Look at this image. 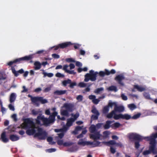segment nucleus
Wrapping results in <instances>:
<instances>
[{"label":"nucleus","mask_w":157,"mask_h":157,"mask_svg":"<svg viewBox=\"0 0 157 157\" xmlns=\"http://www.w3.org/2000/svg\"><path fill=\"white\" fill-rule=\"evenodd\" d=\"M140 146L139 142L136 141L135 142V147L136 148H138Z\"/></svg>","instance_id":"e2e57ef3"},{"label":"nucleus","mask_w":157,"mask_h":157,"mask_svg":"<svg viewBox=\"0 0 157 157\" xmlns=\"http://www.w3.org/2000/svg\"><path fill=\"white\" fill-rule=\"evenodd\" d=\"M72 144L73 143L71 142H65L63 143V145L64 146H68L72 145Z\"/></svg>","instance_id":"603ef678"},{"label":"nucleus","mask_w":157,"mask_h":157,"mask_svg":"<svg viewBox=\"0 0 157 157\" xmlns=\"http://www.w3.org/2000/svg\"><path fill=\"white\" fill-rule=\"evenodd\" d=\"M104 90V88L103 87H101L100 88H97L94 91V92L96 94H98L100 93L101 91H103Z\"/></svg>","instance_id":"4c0bfd02"},{"label":"nucleus","mask_w":157,"mask_h":157,"mask_svg":"<svg viewBox=\"0 0 157 157\" xmlns=\"http://www.w3.org/2000/svg\"><path fill=\"white\" fill-rule=\"evenodd\" d=\"M107 90L109 91H113L115 92L117 91V90L116 86H112L107 88Z\"/></svg>","instance_id":"473e14b6"},{"label":"nucleus","mask_w":157,"mask_h":157,"mask_svg":"<svg viewBox=\"0 0 157 157\" xmlns=\"http://www.w3.org/2000/svg\"><path fill=\"white\" fill-rule=\"evenodd\" d=\"M93 143L92 147L101 146H102V145L101 144V142L98 141H94L93 142Z\"/></svg>","instance_id":"a878e982"},{"label":"nucleus","mask_w":157,"mask_h":157,"mask_svg":"<svg viewBox=\"0 0 157 157\" xmlns=\"http://www.w3.org/2000/svg\"><path fill=\"white\" fill-rule=\"evenodd\" d=\"M69 67H70V69L71 70L74 68L75 67V66L74 64L73 63H71L69 65H68Z\"/></svg>","instance_id":"774afa93"},{"label":"nucleus","mask_w":157,"mask_h":157,"mask_svg":"<svg viewBox=\"0 0 157 157\" xmlns=\"http://www.w3.org/2000/svg\"><path fill=\"white\" fill-rule=\"evenodd\" d=\"M71 80L68 79L67 80H64L62 82L63 85L64 86H66L67 84H69L71 83Z\"/></svg>","instance_id":"72a5a7b5"},{"label":"nucleus","mask_w":157,"mask_h":157,"mask_svg":"<svg viewBox=\"0 0 157 157\" xmlns=\"http://www.w3.org/2000/svg\"><path fill=\"white\" fill-rule=\"evenodd\" d=\"M140 115L141 114L140 113L135 114L132 117V118L134 119H137L140 117Z\"/></svg>","instance_id":"c03bdc74"},{"label":"nucleus","mask_w":157,"mask_h":157,"mask_svg":"<svg viewBox=\"0 0 157 157\" xmlns=\"http://www.w3.org/2000/svg\"><path fill=\"white\" fill-rule=\"evenodd\" d=\"M110 151L112 154H114L116 152L115 149L111 146L110 147Z\"/></svg>","instance_id":"680f3d73"},{"label":"nucleus","mask_w":157,"mask_h":157,"mask_svg":"<svg viewBox=\"0 0 157 157\" xmlns=\"http://www.w3.org/2000/svg\"><path fill=\"white\" fill-rule=\"evenodd\" d=\"M105 98V95L100 97L98 99L96 98V97L94 95H91L89 96V98L90 99L92 100V102L95 104H97L100 101L99 99H103Z\"/></svg>","instance_id":"9d476101"},{"label":"nucleus","mask_w":157,"mask_h":157,"mask_svg":"<svg viewBox=\"0 0 157 157\" xmlns=\"http://www.w3.org/2000/svg\"><path fill=\"white\" fill-rule=\"evenodd\" d=\"M128 107L132 111L133 110L136 108V106L134 104H128Z\"/></svg>","instance_id":"c756f323"},{"label":"nucleus","mask_w":157,"mask_h":157,"mask_svg":"<svg viewBox=\"0 0 157 157\" xmlns=\"http://www.w3.org/2000/svg\"><path fill=\"white\" fill-rule=\"evenodd\" d=\"M41 64L38 61H36L34 63L35 66L34 68L35 70H38L40 69L41 67Z\"/></svg>","instance_id":"5701e85b"},{"label":"nucleus","mask_w":157,"mask_h":157,"mask_svg":"<svg viewBox=\"0 0 157 157\" xmlns=\"http://www.w3.org/2000/svg\"><path fill=\"white\" fill-rule=\"evenodd\" d=\"M134 88L136 89L138 91L140 92L143 91L146 89L145 86H141L138 85H136L134 86Z\"/></svg>","instance_id":"f3484780"},{"label":"nucleus","mask_w":157,"mask_h":157,"mask_svg":"<svg viewBox=\"0 0 157 157\" xmlns=\"http://www.w3.org/2000/svg\"><path fill=\"white\" fill-rule=\"evenodd\" d=\"M41 70L43 71V74L44 75L43 77L44 78L46 76H48V77L51 78L54 75L52 73H47L44 72V70Z\"/></svg>","instance_id":"b1692460"},{"label":"nucleus","mask_w":157,"mask_h":157,"mask_svg":"<svg viewBox=\"0 0 157 157\" xmlns=\"http://www.w3.org/2000/svg\"><path fill=\"white\" fill-rule=\"evenodd\" d=\"M69 67V66L67 64L64 65L62 68L63 70L65 71L66 72H67V71H68L69 70L68 69V68Z\"/></svg>","instance_id":"ea45409f"},{"label":"nucleus","mask_w":157,"mask_h":157,"mask_svg":"<svg viewBox=\"0 0 157 157\" xmlns=\"http://www.w3.org/2000/svg\"><path fill=\"white\" fill-rule=\"evenodd\" d=\"M8 107L10 109L13 111H14L15 110V108L14 106L12 105L11 104H10L8 105Z\"/></svg>","instance_id":"de8ad7c7"},{"label":"nucleus","mask_w":157,"mask_h":157,"mask_svg":"<svg viewBox=\"0 0 157 157\" xmlns=\"http://www.w3.org/2000/svg\"><path fill=\"white\" fill-rule=\"evenodd\" d=\"M99 74L101 76L103 77L105 75H106L105 71V72L102 71H100L99 73Z\"/></svg>","instance_id":"6e6d98bb"},{"label":"nucleus","mask_w":157,"mask_h":157,"mask_svg":"<svg viewBox=\"0 0 157 157\" xmlns=\"http://www.w3.org/2000/svg\"><path fill=\"white\" fill-rule=\"evenodd\" d=\"M86 84L84 82H80L78 85V86L82 88L86 86Z\"/></svg>","instance_id":"79ce46f5"},{"label":"nucleus","mask_w":157,"mask_h":157,"mask_svg":"<svg viewBox=\"0 0 157 157\" xmlns=\"http://www.w3.org/2000/svg\"><path fill=\"white\" fill-rule=\"evenodd\" d=\"M22 87L23 90L21 91L22 93L26 92L28 91V89L27 88H26L25 86H23Z\"/></svg>","instance_id":"69168bd1"},{"label":"nucleus","mask_w":157,"mask_h":157,"mask_svg":"<svg viewBox=\"0 0 157 157\" xmlns=\"http://www.w3.org/2000/svg\"><path fill=\"white\" fill-rule=\"evenodd\" d=\"M33 57V56L32 55L28 56H25L21 58H19L15 60V63L18 62L20 63L21 61L22 60H28L31 59Z\"/></svg>","instance_id":"9b49d317"},{"label":"nucleus","mask_w":157,"mask_h":157,"mask_svg":"<svg viewBox=\"0 0 157 157\" xmlns=\"http://www.w3.org/2000/svg\"><path fill=\"white\" fill-rule=\"evenodd\" d=\"M11 69L13 74L14 75L17 77L19 75V74H22L24 72V70L22 69L19 70L18 71H16L13 67H12Z\"/></svg>","instance_id":"4468645a"},{"label":"nucleus","mask_w":157,"mask_h":157,"mask_svg":"<svg viewBox=\"0 0 157 157\" xmlns=\"http://www.w3.org/2000/svg\"><path fill=\"white\" fill-rule=\"evenodd\" d=\"M6 79V77L2 73L0 72V84L2 83Z\"/></svg>","instance_id":"c85d7f7f"},{"label":"nucleus","mask_w":157,"mask_h":157,"mask_svg":"<svg viewBox=\"0 0 157 157\" xmlns=\"http://www.w3.org/2000/svg\"><path fill=\"white\" fill-rule=\"evenodd\" d=\"M157 138V133H153L150 136H146L144 138L145 139H147V141H150V144L152 145L150 147V150H152L154 153H157L155 150V147L156 142L155 139Z\"/></svg>","instance_id":"423d86ee"},{"label":"nucleus","mask_w":157,"mask_h":157,"mask_svg":"<svg viewBox=\"0 0 157 157\" xmlns=\"http://www.w3.org/2000/svg\"><path fill=\"white\" fill-rule=\"evenodd\" d=\"M131 118H132V117L130 115L128 114H122V119L128 120Z\"/></svg>","instance_id":"cd10ccee"},{"label":"nucleus","mask_w":157,"mask_h":157,"mask_svg":"<svg viewBox=\"0 0 157 157\" xmlns=\"http://www.w3.org/2000/svg\"><path fill=\"white\" fill-rule=\"evenodd\" d=\"M16 98V94L15 93L11 94L9 99V101L10 103L13 102L15 100Z\"/></svg>","instance_id":"a211bd4d"},{"label":"nucleus","mask_w":157,"mask_h":157,"mask_svg":"<svg viewBox=\"0 0 157 157\" xmlns=\"http://www.w3.org/2000/svg\"><path fill=\"white\" fill-rule=\"evenodd\" d=\"M106 74L107 75H109L110 74H114L116 73V71L114 69H112L110 71L105 69Z\"/></svg>","instance_id":"e433bc0d"},{"label":"nucleus","mask_w":157,"mask_h":157,"mask_svg":"<svg viewBox=\"0 0 157 157\" xmlns=\"http://www.w3.org/2000/svg\"><path fill=\"white\" fill-rule=\"evenodd\" d=\"M31 100L33 103L37 106L39 105V102H40L42 104H44L48 102L46 99H43L42 97H32Z\"/></svg>","instance_id":"6e6552de"},{"label":"nucleus","mask_w":157,"mask_h":157,"mask_svg":"<svg viewBox=\"0 0 157 157\" xmlns=\"http://www.w3.org/2000/svg\"><path fill=\"white\" fill-rule=\"evenodd\" d=\"M116 144V141L113 140L109 141V145H114Z\"/></svg>","instance_id":"0e129e2a"},{"label":"nucleus","mask_w":157,"mask_h":157,"mask_svg":"<svg viewBox=\"0 0 157 157\" xmlns=\"http://www.w3.org/2000/svg\"><path fill=\"white\" fill-rule=\"evenodd\" d=\"M128 137L129 139L131 140H138L140 141L143 139H145L147 140V139H145V137H142L138 134L134 133H130L128 135Z\"/></svg>","instance_id":"1a4fd4ad"},{"label":"nucleus","mask_w":157,"mask_h":157,"mask_svg":"<svg viewBox=\"0 0 157 157\" xmlns=\"http://www.w3.org/2000/svg\"><path fill=\"white\" fill-rule=\"evenodd\" d=\"M121 97L123 100H127V96L125 95L124 94H121Z\"/></svg>","instance_id":"5fc2aeb1"},{"label":"nucleus","mask_w":157,"mask_h":157,"mask_svg":"<svg viewBox=\"0 0 157 157\" xmlns=\"http://www.w3.org/2000/svg\"><path fill=\"white\" fill-rule=\"evenodd\" d=\"M121 125V124L119 122H116L111 125V127L114 129L118 128Z\"/></svg>","instance_id":"bb28decb"},{"label":"nucleus","mask_w":157,"mask_h":157,"mask_svg":"<svg viewBox=\"0 0 157 157\" xmlns=\"http://www.w3.org/2000/svg\"><path fill=\"white\" fill-rule=\"evenodd\" d=\"M109 110V106H105L103 110V112L104 113H108Z\"/></svg>","instance_id":"58836bf2"},{"label":"nucleus","mask_w":157,"mask_h":157,"mask_svg":"<svg viewBox=\"0 0 157 157\" xmlns=\"http://www.w3.org/2000/svg\"><path fill=\"white\" fill-rule=\"evenodd\" d=\"M56 77L60 78V77H64V75L58 72V73H57L56 74Z\"/></svg>","instance_id":"8fccbe9b"},{"label":"nucleus","mask_w":157,"mask_h":157,"mask_svg":"<svg viewBox=\"0 0 157 157\" xmlns=\"http://www.w3.org/2000/svg\"><path fill=\"white\" fill-rule=\"evenodd\" d=\"M82 129V127L78 126L75 128V130L72 132V133L75 135L77 134L78 131L81 130Z\"/></svg>","instance_id":"7c9ffc66"},{"label":"nucleus","mask_w":157,"mask_h":157,"mask_svg":"<svg viewBox=\"0 0 157 157\" xmlns=\"http://www.w3.org/2000/svg\"><path fill=\"white\" fill-rule=\"evenodd\" d=\"M98 74V72L97 71L95 72L93 70H90L89 73H87L85 75L84 81L88 82L89 80L92 81H95Z\"/></svg>","instance_id":"0eeeda50"},{"label":"nucleus","mask_w":157,"mask_h":157,"mask_svg":"<svg viewBox=\"0 0 157 157\" xmlns=\"http://www.w3.org/2000/svg\"><path fill=\"white\" fill-rule=\"evenodd\" d=\"M77 85V83L75 82H72L71 80V83H70L69 86L71 88H73L74 87L76 86Z\"/></svg>","instance_id":"37998d69"},{"label":"nucleus","mask_w":157,"mask_h":157,"mask_svg":"<svg viewBox=\"0 0 157 157\" xmlns=\"http://www.w3.org/2000/svg\"><path fill=\"white\" fill-rule=\"evenodd\" d=\"M24 121V122L21 124V126L23 128L29 129L26 131L27 134L31 135L35 134V137H37L41 140L45 139L46 138L47 135L46 132L41 128H36L35 124L31 119H25Z\"/></svg>","instance_id":"f257e3e1"},{"label":"nucleus","mask_w":157,"mask_h":157,"mask_svg":"<svg viewBox=\"0 0 157 157\" xmlns=\"http://www.w3.org/2000/svg\"><path fill=\"white\" fill-rule=\"evenodd\" d=\"M115 113V112L113 110L111 112L108 113L106 117L108 118H110L113 117Z\"/></svg>","instance_id":"2f4dec72"},{"label":"nucleus","mask_w":157,"mask_h":157,"mask_svg":"<svg viewBox=\"0 0 157 157\" xmlns=\"http://www.w3.org/2000/svg\"><path fill=\"white\" fill-rule=\"evenodd\" d=\"M71 115L72 117L67 119L66 125H64L62 128L55 129V130L56 132H61L60 133L58 134V137L60 138L63 137L64 135V133L66 132L72 125L73 123L79 117V113L77 112L75 114L71 113Z\"/></svg>","instance_id":"7ed1b4c3"},{"label":"nucleus","mask_w":157,"mask_h":157,"mask_svg":"<svg viewBox=\"0 0 157 157\" xmlns=\"http://www.w3.org/2000/svg\"><path fill=\"white\" fill-rule=\"evenodd\" d=\"M32 113L33 115H36L38 114L39 112L37 111H36L34 109H33L32 110Z\"/></svg>","instance_id":"13d9d810"},{"label":"nucleus","mask_w":157,"mask_h":157,"mask_svg":"<svg viewBox=\"0 0 157 157\" xmlns=\"http://www.w3.org/2000/svg\"><path fill=\"white\" fill-rule=\"evenodd\" d=\"M66 92V90H56L54 92V94L55 95H61L65 94Z\"/></svg>","instance_id":"412c9836"},{"label":"nucleus","mask_w":157,"mask_h":157,"mask_svg":"<svg viewBox=\"0 0 157 157\" xmlns=\"http://www.w3.org/2000/svg\"><path fill=\"white\" fill-rule=\"evenodd\" d=\"M150 146L149 147V150H147L144 151L143 152V154L144 155H148L150 154L151 152H152L154 154H156V153H154L153 151L152 150H150V147L152 146V144H150Z\"/></svg>","instance_id":"393cba45"},{"label":"nucleus","mask_w":157,"mask_h":157,"mask_svg":"<svg viewBox=\"0 0 157 157\" xmlns=\"http://www.w3.org/2000/svg\"><path fill=\"white\" fill-rule=\"evenodd\" d=\"M56 110V108L55 107L45 110V114L47 115H50L48 118L45 117L42 114H39L36 119V123L41 125L44 124L48 126L50 124L54 123L55 120L56 116L58 114V112Z\"/></svg>","instance_id":"f03ea898"},{"label":"nucleus","mask_w":157,"mask_h":157,"mask_svg":"<svg viewBox=\"0 0 157 157\" xmlns=\"http://www.w3.org/2000/svg\"><path fill=\"white\" fill-rule=\"evenodd\" d=\"M62 108H64L65 109H62L61 110V114L68 117L69 115V112H72L74 110V105L73 103H65L63 104Z\"/></svg>","instance_id":"39448f33"},{"label":"nucleus","mask_w":157,"mask_h":157,"mask_svg":"<svg viewBox=\"0 0 157 157\" xmlns=\"http://www.w3.org/2000/svg\"><path fill=\"white\" fill-rule=\"evenodd\" d=\"M78 144L79 145L84 146L86 145V141H84L83 139H80L78 142Z\"/></svg>","instance_id":"f704fd0d"},{"label":"nucleus","mask_w":157,"mask_h":157,"mask_svg":"<svg viewBox=\"0 0 157 157\" xmlns=\"http://www.w3.org/2000/svg\"><path fill=\"white\" fill-rule=\"evenodd\" d=\"M117 104L116 102H109V103L108 105L109 107H112L113 106H114V107L117 105Z\"/></svg>","instance_id":"a18cd8bd"},{"label":"nucleus","mask_w":157,"mask_h":157,"mask_svg":"<svg viewBox=\"0 0 157 157\" xmlns=\"http://www.w3.org/2000/svg\"><path fill=\"white\" fill-rule=\"evenodd\" d=\"M99 115L96 114V115H93L91 116V118L93 120H97L98 118Z\"/></svg>","instance_id":"4d7b16f0"},{"label":"nucleus","mask_w":157,"mask_h":157,"mask_svg":"<svg viewBox=\"0 0 157 157\" xmlns=\"http://www.w3.org/2000/svg\"><path fill=\"white\" fill-rule=\"evenodd\" d=\"M124 108L122 105L118 106L117 105L114 108V111L115 112H123L124 111Z\"/></svg>","instance_id":"2eb2a0df"},{"label":"nucleus","mask_w":157,"mask_h":157,"mask_svg":"<svg viewBox=\"0 0 157 157\" xmlns=\"http://www.w3.org/2000/svg\"><path fill=\"white\" fill-rule=\"evenodd\" d=\"M92 112L95 114H98V115H99V113L95 108H94L92 110Z\"/></svg>","instance_id":"49530a36"},{"label":"nucleus","mask_w":157,"mask_h":157,"mask_svg":"<svg viewBox=\"0 0 157 157\" xmlns=\"http://www.w3.org/2000/svg\"><path fill=\"white\" fill-rule=\"evenodd\" d=\"M113 118L115 120H118L120 118L122 119V114H116L115 113L113 117Z\"/></svg>","instance_id":"c9c22d12"},{"label":"nucleus","mask_w":157,"mask_h":157,"mask_svg":"<svg viewBox=\"0 0 157 157\" xmlns=\"http://www.w3.org/2000/svg\"><path fill=\"white\" fill-rule=\"evenodd\" d=\"M103 124L102 123H99L96 125L92 124L89 128L90 132L93 134L90 135L91 138L94 140L99 139L102 135L100 133V131H97V130L100 128L103 125Z\"/></svg>","instance_id":"20e7f679"},{"label":"nucleus","mask_w":157,"mask_h":157,"mask_svg":"<svg viewBox=\"0 0 157 157\" xmlns=\"http://www.w3.org/2000/svg\"><path fill=\"white\" fill-rule=\"evenodd\" d=\"M110 134V132L108 131H106L103 132V136H101L100 139L99 140H101L102 137L103 139H105L109 137V136Z\"/></svg>","instance_id":"6ab92c4d"},{"label":"nucleus","mask_w":157,"mask_h":157,"mask_svg":"<svg viewBox=\"0 0 157 157\" xmlns=\"http://www.w3.org/2000/svg\"><path fill=\"white\" fill-rule=\"evenodd\" d=\"M52 56L55 59H59V55L56 54H52Z\"/></svg>","instance_id":"864d4df0"},{"label":"nucleus","mask_w":157,"mask_h":157,"mask_svg":"<svg viewBox=\"0 0 157 157\" xmlns=\"http://www.w3.org/2000/svg\"><path fill=\"white\" fill-rule=\"evenodd\" d=\"M124 79V76L122 75H119L117 76L115 78V79L119 83L121 86H124V83L121 82V81Z\"/></svg>","instance_id":"ddd939ff"},{"label":"nucleus","mask_w":157,"mask_h":157,"mask_svg":"<svg viewBox=\"0 0 157 157\" xmlns=\"http://www.w3.org/2000/svg\"><path fill=\"white\" fill-rule=\"evenodd\" d=\"M71 44H72L70 42H65L61 44H58V45L54 47L55 48V50H57L59 48H63L67 47L68 45Z\"/></svg>","instance_id":"f8f14e48"},{"label":"nucleus","mask_w":157,"mask_h":157,"mask_svg":"<svg viewBox=\"0 0 157 157\" xmlns=\"http://www.w3.org/2000/svg\"><path fill=\"white\" fill-rule=\"evenodd\" d=\"M113 121H106V124L103 125L104 129H107L111 127V125Z\"/></svg>","instance_id":"aec40b11"},{"label":"nucleus","mask_w":157,"mask_h":157,"mask_svg":"<svg viewBox=\"0 0 157 157\" xmlns=\"http://www.w3.org/2000/svg\"><path fill=\"white\" fill-rule=\"evenodd\" d=\"M144 95L146 98L147 99H150V95L148 93H144Z\"/></svg>","instance_id":"3c124183"},{"label":"nucleus","mask_w":157,"mask_h":157,"mask_svg":"<svg viewBox=\"0 0 157 157\" xmlns=\"http://www.w3.org/2000/svg\"><path fill=\"white\" fill-rule=\"evenodd\" d=\"M51 86L46 87L44 90L43 91L44 92H48L51 90Z\"/></svg>","instance_id":"bf43d9fd"},{"label":"nucleus","mask_w":157,"mask_h":157,"mask_svg":"<svg viewBox=\"0 0 157 157\" xmlns=\"http://www.w3.org/2000/svg\"><path fill=\"white\" fill-rule=\"evenodd\" d=\"M76 99L78 101H81L82 100L83 96L81 95H79L77 97Z\"/></svg>","instance_id":"09e8293b"},{"label":"nucleus","mask_w":157,"mask_h":157,"mask_svg":"<svg viewBox=\"0 0 157 157\" xmlns=\"http://www.w3.org/2000/svg\"><path fill=\"white\" fill-rule=\"evenodd\" d=\"M53 139L52 138L50 137H48L47 139V140L48 142L51 144H53L55 143L54 142H52Z\"/></svg>","instance_id":"a19ab883"},{"label":"nucleus","mask_w":157,"mask_h":157,"mask_svg":"<svg viewBox=\"0 0 157 157\" xmlns=\"http://www.w3.org/2000/svg\"><path fill=\"white\" fill-rule=\"evenodd\" d=\"M1 138L2 141L4 143H6L8 142L9 140V139L6 137V133L5 132L2 133Z\"/></svg>","instance_id":"dca6fc26"},{"label":"nucleus","mask_w":157,"mask_h":157,"mask_svg":"<svg viewBox=\"0 0 157 157\" xmlns=\"http://www.w3.org/2000/svg\"><path fill=\"white\" fill-rule=\"evenodd\" d=\"M12 117L14 121H16L17 120V115L15 114H13L12 116Z\"/></svg>","instance_id":"338daca9"},{"label":"nucleus","mask_w":157,"mask_h":157,"mask_svg":"<svg viewBox=\"0 0 157 157\" xmlns=\"http://www.w3.org/2000/svg\"><path fill=\"white\" fill-rule=\"evenodd\" d=\"M10 139L12 141L18 140L19 139V137L16 135H11L10 136Z\"/></svg>","instance_id":"4be33fe9"},{"label":"nucleus","mask_w":157,"mask_h":157,"mask_svg":"<svg viewBox=\"0 0 157 157\" xmlns=\"http://www.w3.org/2000/svg\"><path fill=\"white\" fill-rule=\"evenodd\" d=\"M56 150L55 148H50L47 150V151H48L50 153L55 152L56 151Z\"/></svg>","instance_id":"052dcab7"}]
</instances>
